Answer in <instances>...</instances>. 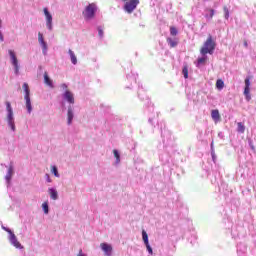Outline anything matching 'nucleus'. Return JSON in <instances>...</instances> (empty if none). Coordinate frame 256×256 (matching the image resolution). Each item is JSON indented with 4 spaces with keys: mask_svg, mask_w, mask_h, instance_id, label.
Wrapping results in <instances>:
<instances>
[{
    "mask_svg": "<svg viewBox=\"0 0 256 256\" xmlns=\"http://www.w3.org/2000/svg\"><path fill=\"white\" fill-rule=\"evenodd\" d=\"M60 89L65 93V91H69V84L67 83H62L60 84Z\"/></svg>",
    "mask_w": 256,
    "mask_h": 256,
    "instance_id": "obj_30",
    "label": "nucleus"
},
{
    "mask_svg": "<svg viewBox=\"0 0 256 256\" xmlns=\"http://www.w3.org/2000/svg\"><path fill=\"white\" fill-rule=\"evenodd\" d=\"M8 241H10V244L15 247V249H23V245H21V242L17 239L15 233L12 232V234L8 235Z\"/></svg>",
    "mask_w": 256,
    "mask_h": 256,
    "instance_id": "obj_10",
    "label": "nucleus"
},
{
    "mask_svg": "<svg viewBox=\"0 0 256 256\" xmlns=\"http://www.w3.org/2000/svg\"><path fill=\"white\" fill-rule=\"evenodd\" d=\"M215 41H213V36H211V34H209L207 40L204 42L203 47L200 49V53L201 55H207V53H209V55H213V52L215 51Z\"/></svg>",
    "mask_w": 256,
    "mask_h": 256,
    "instance_id": "obj_2",
    "label": "nucleus"
},
{
    "mask_svg": "<svg viewBox=\"0 0 256 256\" xmlns=\"http://www.w3.org/2000/svg\"><path fill=\"white\" fill-rule=\"evenodd\" d=\"M142 239L145 245L149 243V235H147V232L145 230L142 231Z\"/></svg>",
    "mask_w": 256,
    "mask_h": 256,
    "instance_id": "obj_26",
    "label": "nucleus"
},
{
    "mask_svg": "<svg viewBox=\"0 0 256 256\" xmlns=\"http://www.w3.org/2000/svg\"><path fill=\"white\" fill-rule=\"evenodd\" d=\"M97 4L96 3H90L88 4L84 11L82 12V15L86 21H91V19L95 18V13H97Z\"/></svg>",
    "mask_w": 256,
    "mask_h": 256,
    "instance_id": "obj_3",
    "label": "nucleus"
},
{
    "mask_svg": "<svg viewBox=\"0 0 256 256\" xmlns=\"http://www.w3.org/2000/svg\"><path fill=\"white\" fill-rule=\"evenodd\" d=\"M24 101H25L27 113L31 115V113L33 112V105L31 104V98H24Z\"/></svg>",
    "mask_w": 256,
    "mask_h": 256,
    "instance_id": "obj_18",
    "label": "nucleus"
},
{
    "mask_svg": "<svg viewBox=\"0 0 256 256\" xmlns=\"http://www.w3.org/2000/svg\"><path fill=\"white\" fill-rule=\"evenodd\" d=\"M2 20L0 19V29H1V27H2ZM0 41H5V38L3 37V33H1V31H0Z\"/></svg>",
    "mask_w": 256,
    "mask_h": 256,
    "instance_id": "obj_37",
    "label": "nucleus"
},
{
    "mask_svg": "<svg viewBox=\"0 0 256 256\" xmlns=\"http://www.w3.org/2000/svg\"><path fill=\"white\" fill-rule=\"evenodd\" d=\"M211 117L215 123H219L221 121V114H219V110H212L211 111Z\"/></svg>",
    "mask_w": 256,
    "mask_h": 256,
    "instance_id": "obj_16",
    "label": "nucleus"
},
{
    "mask_svg": "<svg viewBox=\"0 0 256 256\" xmlns=\"http://www.w3.org/2000/svg\"><path fill=\"white\" fill-rule=\"evenodd\" d=\"M23 90H24V99L31 98V90L29 89V84L26 82L23 84Z\"/></svg>",
    "mask_w": 256,
    "mask_h": 256,
    "instance_id": "obj_17",
    "label": "nucleus"
},
{
    "mask_svg": "<svg viewBox=\"0 0 256 256\" xmlns=\"http://www.w3.org/2000/svg\"><path fill=\"white\" fill-rule=\"evenodd\" d=\"M167 43L170 45L171 48L178 45V42L176 40H173L172 38H167Z\"/></svg>",
    "mask_w": 256,
    "mask_h": 256,
    "instance_id": "obj_28",
    "label": "nucleus"
},
{
    "mask_svg": "<svg viewBox=\"0 0 256 256\" xmlns=\"http://www.w3.org/2000/svg\"><path fill=\"white\" fill-rule=\"evenodd\" d=\"M100 249L105 256H113V246L111 244L103 242L100 244Z\"/></svg>",
    "mask_w": 256,
    "mask_h": 256,
    "instance_id": "obj_9",
    "label": "nucleus"
},
{
    "mask_svg": "<svg viewBox=\"0 0 256 256\" xmlns=\"http://www.w3.org/2000/svg\"><path fill=\"white\" fill-rule=\"evenodd\" d=\"M238 132L239 133H245V126L243 125V123L238 122Z\"/></svg>",
    "mask_w": 256,
    "mask_h": 256,
    "instance_id": "obj_32",
    "label": "nucleus"
},
{
    "mask_svg": "<svg viewBox=\"0 0 256 256\" xmlns=\"http://www.w3.org/2000/svg\"><path fill=\"white\" fill-rule=\"evenodd\" d=\"M48 194L50 195V199L52 201H57V199H59V192L55 187L48 188Z\"/></svg>",
    "mask_w": 256,
    "mask_h": 256,
    "instance_id": "obj_14",
    "label": "nucleus"
},
{
    "mask_svg": "<svg viewBox=\"0 0 256 256\" xmlns=\"http://www.w3.org/2000/svg\"><path fill=\"white\" fill-rule=\"evenodd\" d=\"M43 13L46 21V29L53 31V14L49 12V8H43Z\"/></svg>",
    "mask_w": 256,
    "mask_h": 256,
    "instance_id": "obj_6",
    "label": "nucleus"
},
{
    "mask_svg": "<svg viewBox=\"0 0 256 256\" xmlns=\"http://www.w3.org/2000/svg\"><path fill=\"white\" fill-rule=\"evenodd\" d=\"M113 167H119L121 165V151L119 149L112 150Z\"/></svg>",
    "mask_w": 256,
    "mask_h": 256,
    "instance_id": "obj_8",
    "label": "nucleus"
},
{
    "mask_svg": "<svg viewBox=\"0 0 256 256\" xmlns=\"http://www.w3.org/2000/svg\"><path fill=\"white\" fill-rule=\"evenodd\" d=\"M68 55L70 56L72 65H77V56L75 55V52L73 50H68Z\"/></svg>",
    "mask_w": 256,
    "mask_h": 256,
    "instance_id": "obj_20",
    "label": "nucleus"
},
{
    "mask_svg": "<svg viewBox=\"0 0 256 256\" xmlns=\"http://www.w3.org/2000/svg\"><path fill=\"white\" fill-rule=\"evenodd\" d=\"M251 80L250 78H246L245 79V87H244V96H245V99L246 101H251Z\"/></svg>",
    "mask_w": 256,
    "mask_h": 256,
    "instance_id": "obj_11",
    "label": "nucleus"
},
{
    "mask_svg": "<svg viewBox=\"0 0 256 256\" xmlns=\"http://www.w3.org/2000/svg\"><path fill=\"white\" fill-rule=\"evenodd\" d=\"M51 173H53L54 177H61V174H59V169L57 168V166L53 165L51 166Z\"/></svg>",
    "mask_w": 256,
    "mask_h": 256,
    "instance_id": "obj_22",
    "label": "nucleus"
},
{
    "mask_svg": "<svg viewBox=\"0 0 256 256\" xmlns=\"http://www.w3.org/2000/svg\"><path fill=\"white\" fill-rule=\"evenodd\" d=\"M206 11H208V14L205 15L206 19H213V17H215V10L211 9V8H207Z\"/></svg>",
    "mask_w": 256,
    "mask_h": 256,
    "instance_id": "obj_23",
    "label": "nucleus"
},
{
    "mask_svg": "<svg viewBox=\"0 0 256 256\" xmlns=\"http://www.w3.org/2000/svg\"><path fill=\"white\" fill-rule=\"evenodd\" d=\"M244 47H249V44L247 43V40H244Z\"/></svg>",
    "mask_w": 256,
    "mask_h": 256,
    "instance_id": "obj_40",
    "label": "nucleus"
},
{
    "mask_svg": "<svg viewBox=\"0 0 256 256\" xmlns=\"http://www.w3.org/2000/svg\"><path fill=\"white\" fill-rule=\"evenodd\" d=\"M77 256H87V254H84L83 250H80Z\"/></svg>",
    "mask_w": 256,
    "mask_h": 256,
    "instance_id": "obj_39",
    "label": "nucleus"
},
{
    "mask_svg": "<svg viewBox=\"0 0 256 256\" xmlns=\"http://www.w3.org/2000/svg\"><path fill=\"white\" fill-rule=\"evenodd\" d=\"M44 83L50 87V89H55V84H53V80L49 78V74H47V72L44 73Z\"/></svg>",
    "mask_w": 256,
    "mask_h": 256,
    "instance_id": "obj_15",
    "label": "nucleus"
},
{
    "mask_svg": "<svg viewBox=\"0 0 256 256\" xmlns=\"http://www.w3.org/2000/svg\"><path fill=\"white\" fill-rule=\"evenodd\" d=\"M8 55L10 57V63L14 69L15 75H19V70L21 69V65H19V60L17 59V54L14 50H8Z\"/></svg>",
    "mask_w": 256,
    "mask_h": 256,
    "instance_id": "obj_4",
    "label": "nucleus"
},
{
    "mask_svg": "<svg viewBox=\"0 0 256 256\" xmlns=\"http://www.w3.org/2000/svg\"><path fill=\"white\" fill-rule=\"evenodd\" d=\"M182 73H183L185 79H189V69H187V66H185L182 69Z\"/></svg>",
    "mask_w": 256,
    "mask_h": 256,
    "instance_id": "obj_31",
    "label": "nucleus"
},
{
    "mask_svg": "<svg viewBox=\"0 0 256 256\" xmlns=\"http://www.w3.org/2000/svg\"><path fill=\"white\" fill-rule=\"evenodd\" d=\"M46 183H53L51 176L49 174H45Z\"/></svg>",
    "mask_w": 256,
    "mask_h": 256,
    "instance_id": "obj_36",
    "label": "nucleus"
},
{
    "mask_svg": "<svg viewBox=\"0 0 256 256\" xmlns=\"http://www.w3.org/2000/svg\"><path fill=\"white\" fill-rule=\"evenodd\" d=\"M42 211L45 215H49V202H44L42 204Z\"/></svg>",
    "mask_w": 256,
    "mask_h": 256,
    "instance_id": "obj_24",
    "label": "nucleus"
},
{
    "mask_svg": "<svg viewBox=\"0 0 256 256\" xmlns=\"http://www.w3.org/2000/svg\"><path fill=\"white\" fill-rule=\"evenodd\" d=\"M63 103H68V105H75V95L71 90H66L61 94Z\"/></svg>",
    "mask_w": 256,
    "mask_h": 256,
    "instance_id": "obj_7",
    "label": "nucleus"
},
{
    "mask_svg": "<svg viewBox=\"0 0 256 256\" xmlns=\"http://www.w3.org/2000/svg\"><path fill=\"white\" fill-rule=\"evenodd\" d=\"M139 5V0H130L129 1V13H133L137 6Z\"/></svg>",
    "mask_w": 256,
    "mask_h": 256,
    "instance_id": "obj_19",
    "label": "nucleus"
},
{
    "mask_svg": "<svg viewBox=\"0 0 256 256\" xmlns=\"http://www.w3.org/2000/svg\"><path fill=\"white\" fill-rule=\"evenodd\" d=\"M74 118H75V112L73 110V106H68V110H67V125H72Z\"/></svg>",
    "mask_w": 256,
    "mask_h": 256,
    "instance_id": "obj_13",
    "label": "nucleus"
},
{
    "mask_svg": "<svg viewBox=\"0 0 256 256\" xmlns=\"http://www.w3.org/2000/svg\"><path fill=\"white\" fill-rule=\"evenodd\" d=\"M223 87H225V82H223V80L218 79L216 81V89H219V91H221V89H223Z\"/></svg>",
    "mask_w": 256,
    "mask_h": 256,
    "instance_id": "obj_25",
    "label": "nucleus"
},
{
    "mask_svg": "<svg viewBox=\"0 0 256 256\" xmlns=\"http://www.w3.org/2000/svg\"><path fill=\"white\" fill-rule=\"evenodd\" d=\"M124 11L126 13H129V2H126L125 5H124Z\"/></svg>",
    "mask_w": 256,
    "mask_h": 256,
    "instance_id": "obj_38",
    "label": "nucleus"
},
{
    "mask_svg": "<svg viewBox=\"0 0 256 256\" xmlns=\"http://www.w3.org/2000/svg\"><path fill=\"white\" fill-rule=\"evenodd\" d=\"M146 245V249L148 251V253H150V255H153V248H151V245L148 244H145Z\"/></svg>",
    "mask_w": 256,
    "mask_h": 256,
    "instance_id": "obj_35",
    "label": "nucleus"
},
{
    "mask_svg": "<svg viewBox=\"0 0 256 256\" xmlns=\"http://www.w3.org/2000/svg\"><path fill=\"white\" fill-rule=\"evenodd\" d=\"M205 63H207V56L202 57V58H198L197 60V66L199 67V65H205Z\"/></svg>",
    "mask_w": 256,
    "mask_h": 256,
    "instance_id": "obj_27",
    "label": "nucleus"
},
{
    "mask_svg": "<svg viewBox=\"0 0 256 256\" xmlns=\"http://www.w3.org/2000/svg\"><path fill=\"white\" fill-rule=\"evenodd\" d=\"M6 122L8 127L15 133L17 131V128L15 127V116L13 114V107H11V102H6Z\"/></svg>",
    "mask_w": 256,
    "mask_h": 256,
    "instance_id": "obj_1",
    "label": "nucleus"
},
{
    "mask_svg": "<svg viewBox=\"0 0 256 256\" xmlns=\"http://www.w3.org/2000/svg\"><path fill=\"white\" fill-rule=\"evenodd\" d=\"M7 168V173L5 175V182L7 185V189L11 187V179H13V175H15V166L13 165V162H10Z\"/></svg>",
    "mask_w": 256,
    "mask_h": 256,
    "instance_id": "obj_5",
    "label": "nucleus"
},
{
    "mask_svg": "<svg viewBox=\"0 0 256 256\" xmlns=\"http://www.w3.org/2000/svg\"><path fill=\"white\" fill-rule=\"evenodd\" d=\"M179 32L177 31V28H175L174 26L170 27V35H172V37H177V34Z\"/></svg>",
    "mask_w": 256,
    "mask_h": 256,
    "instance_id": "obj_29",
    "label": "nucleus"
},
{
    "mask_svg": "<svg viewBox=\"0 0 256 256\" xmlns=\"http://www.w3.org/2000/svg\"><path fill=\"white\" fill-rule=\"evenodd\" d=\"M38 43L42 48V53L43 55H47V51H48V46H47V42H45V38L43 37V33L39 32L38 33Z\"/></svg>",
    "mask_w": 256,
    "mask_h": 256,
    "instance_id": "obj_12",
    "label": "nucleus"
},
{
    "mask_svg": "<svg viewBox=\"0 0 256 256\" xmlns=\"http://www.w3.org/2000/svg\"><path fill=\"white\" fill-rule=\"evenodd\" d=\"M223 10H224V13H225V19H229V8L224 6Z\"/></svg>",
    "mask_w": 256,
    "mask_h": 256,
    "instance_id": "obj_33",
    "label": "nucleus"
},
{
    "mask_svg": "<svg viewBox=\"0 0 256 256\" xmlns=\"http://www.w3.org/2000/svg\"><path fill=\"white\" fill-rule=\"evenodd\" d=\"M2 229H3V231H6V233H8V235H11L13 233V231L10 228H7L3 225H2Z\"/></svg>",
    "mask_w": 256,
    "mask_h": 256,
    "instance_id": "obj_34",
    "label": "nucleus"
},
{
    "mask_svg": "<svg viewBox=\"0 0 256 256\" xmlns=\"http://www.w3.org/2000/svg\"><path fill=\"white\" fill-rule=\"evenodd\" d=\"M98 37L103 39L105 37V28L103 26H97Z\"/></svg>",
    "mask_w": 256,
    "mask_h": 256,
    "instance_id": "obj_21",
    "label": "nucleus"
}]
</instances>
